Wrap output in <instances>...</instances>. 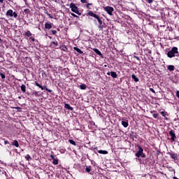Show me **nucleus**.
<instances>
[{"label": "nucleus", "instance_id": "36", "mask_svg": "<svg viewBox=\"0 0 179 179\" xmlns=\"http://www.w3.org/2000/svg\"><path fill=\"white\" fill-rule=\"evenodd\" d=\"M47 15H48V16H49V17H50V19H52V16H51V15H50V14L47 13Z\"/></svg>", "mask_w": 179, "mask_h": 179}, {"label": "nucleus", "instance_id": "44", "mask_svg": "<svg viewBox=\"0 0 179 179\" xmlns=\"http://www.w3.org/2000/svg\"><path fill=\"white\" fill-rule=\"evenodd\" d=\"M5 176H6V172H5Z\"/></svg>", "mask_w": 179, "mask_h": 179}, {"label": "nucleus", "instance_id": "16", "mask_svg": "<svg viewBox=\"0 0 179 179\" xmlns=\"http://www.w3.org/2000/svg\"><path fill=\"white\" fill-rule=\"evenodd\" d=\"M98 153H100V155H107V153H108V152H107L106 150H99Z\"/></svg>", "mask_w": 179, "mask_h": 179}, {"label": "nucleus", "instance_id": "12", "mask_svg": "<svg viewBox=\"0 0 179 179\" xmlns=\"http://www.w3.org/2000/svg\"><path fill=\"white\" fill-rule=\"evenodd\" d=\"M13 146H15V148H19V142H17V141L14 140L13 141Z\"/></svg>", "mask_w": 179, "mask_h": 179}, {"label": "nucleus", "instance_id": "20", "mask_svg": "<svg viewBox=\"0 0 179 179\" xmlns=\"http://www.w3.org/2000/svg\"><path fill=\"white\" fill-rule=\"evenodd\" d=\"M168 70H169V71H174V66H173V65H169V66H168Z\"/></svg>", "mask_w": 179, "mask_h": 179}, {"label": "nucleus", "instance_id": "1", "mask_svg": "<svg viewBox=\"0 0 179 179\" xmlns=\"http://www.w3.org/2000/svg\"><path fill=\"white\" fill-rule=\"evenodd\" d=\"M176 54H178V48L177 47H173L171 51L168 52L167 56L169 58H173L176 57Z\"/></svg>", "mask_w": 179, "mask_h": 179}, {"label": "nucleus", "instance_id": "40", "mask_svg": "<svg viewBox=\"0 0 179 179\" xmlns=\"http://www.w3.org/2000/svg\"><path fill=\"white\" fill-rule=\"evenodd\" d=\"M53 34H55L57 33V31H52Z\"/></svg>", "mask_w": 179, "mask_h": 179}, {"label": "nucleus", "instance_id": "3", "mask_svg": "<svg viewBox=\"0 0 179 179\" xmlns=\"http://www.w3.org/2000/svg\"><path fill=\"white\" fill-rule=\"evenodd\" d=\"M70 8L72 12L76 13L77 15H80V13H79V10L78 9V6H76V4L71 3L70 4Z\"/></svg>", "mask_w": 179, "mask_h": 179}, {"label": "nucleus", "instance_id": "7", "mask_svg": "<svg viewBox=\"0 0 179 179\" xmlns=\"http://www.w3.org/2000/svg\"><path fill=\"white\" fill-rule=\"evenodd\" d=\"M169 134L171 135V141H176V134L174 133V131L173 130L169 131Z\"/></svg>", "mask_w": 179, "mask_h": 179}, {"label": "nucleus", "instance_id": "38", "mask_svg": "<svg viewBox=\"0 0 179 179\" xmlns=\"http://www.w3.org/2000/svg\"><path fill=\"white\" fill-rule=\"evenodd\" d=\"M153 2V0H148V3H152Z\"/></svg>", "mask_w": 179, "mask_h": 179}, {"label": "nucleus", "instance_id": "4", "mask_svg": "<svg viewBox=\"0 0 179 179\" xmlns=\"http://www.w3.org/2000/svg\"><path fill=\"white\" fill-rule=\"evenodd\" d=\"M103 10L106 11L108 15H110V16L113 15V12H114V8L111 6H106L103 7Z\"/></svg>", "mask_w": 179, "mask_h": 179}, {"label": "nucleus", "instance_id": "24", "mask_svg": "<svg viewBox=\"0 0 179 179\" xmlns=\"http://www.w3.org/2000/svg\"><path fill=\"white\" fill-rule=\"evenodd\" d=\"M25 159H26V160H27L28 162H29L30 160H31V157L30 155H27L25 156Z\"/></svg>", "mask_w": 179, "mask_h": 179}, {"label": "nucleus", "instance_id": "5", "mask_svg": "<svg viewBox=\"0 0 179 179\" xmlns=\"http://www.w3.org/2000/svg\"><path fill=\"white\" fill-rule=\"evenodd\" d=\"M136 157H141V156L142 157H145V155H143V149L142 148V147L138 145V151H137V152L136 153Z\"/></svg>", "mask_w": 179, "mask_h": 179}, {"label": "nucleus", "instance_id": "31", "mask_svg": "<svg viewBox=\"0 0 179 179\" xmlns=\"http://www.w3.org/2000/svg\"><path fill=\"white\" fill-rule=\"evenodd\" d=\"M82 3H86L87 2V0H80Z\"/></svg>", "mask_w": 179, "mask_h": 179}, {"label": "nucleus", "instance_id": "39", "mask_svg": "<svg viewBox=\"0 0 179 179\" xmlns=\"http://www.w3.org/2000/svg\"><path fill=\"white\" fill-rule=\"evenodd\" d=\"M90 5H92V3H88V4L87 5V8H89V6H90Z\"/></svg>", "mask_w": 179, "mask_h": 179}, {"label": "nucleus", "instance_id": "47", "mask_svg": "<svg viewBox=\"0 0 179 179\" xmlns=\"http://www.w3.org/2000/svg\"><path fill=\"white\" fill-rule=\"evenodd\" d=\"M24 1H26V0H24Z\"/></svg>", "mask_w": 179, "mask_h": 179}, {"label": "nucleus", "instance_id": "45", "mask_svg": "<svg viewBox=\"0 0 179 179\" xmlns=\"http://www.w3.org/2000/svg\"><path fill=\"white\" fill-rule=\"evenodd\" d=\"M108 75H110V73H108Z\"/></svg>", "mask_w": 179, "mask_h": 179}, {"label": "nucleus", "instance_id": "14", "mask_svg": "<svg viewBox=\"0 0 179 179\" xmlns=\"http://www.w3.org/2000/svg\"><path fill=\"white\" fill-rule=\"evenodd\" d=\"M131 78L134 79V82H139V78H138L134 74L131 76Z\"/></svg>", "mask_w": 179, "mask_h": 179}, {"label": "nucleus", "instance_id": "34", "mask_svg": "<svg viewBox=\"0 0 179 179\" xmlns=\"http://www.w3.org/2000/svg\"><path fill=\"white\" fill-rule=\"evenodd\" d=\"M161 114H162V115H163V117H166V114H164V111H162V112H161Z\"/></svg>", "mask_w": 179, "mask_h": 179}, {"label": "nucleus", "instance_id": "33", "mask_svg": "<svg viewBox=\"0 0 179 179\" xmlns=\"http://www.w3.org/2000/svg\"><path fill=\"white\" fill-rule=\"evenodd\" d=\"M176 96L177 98L179 99V91H176Z\"/></svg>", "mask_w": 179, "mask_h": 179}, {"label": "nucleus", "instance_id": "18", "mask_svg": "<svg viewBox=\"0 0 179 179\" xmlns=\"http://www.w3.org/2000/svg\"><path fill=\"white\" fill-rule=\"evenodd\" d=\"M110 76H112V78H117V73L114 72V71H111L110 72Z\"/></svg>", "mask_w": 179, "mask_h": 179}, {"label": "nucleus", "instance_id": "41", "mask_svg": "<svg viewBox=\"0 0 179 179\" xmlns=\"http://www.w3.org/2000/svg\"><path fill=\"white\" fill-rule=\"evenodd\" d=\"M0 3H3V0H0Z\"/></svg>", "mask_w": 179, "mask_h": 179}, {"label": "nucleus", "instance_id": "37", "mask_svg": "<svg viewBox=\"0 0 179 179\" xmlns=\"http://www.w3.org/2000/svg\"><path fill=\"white\" fill-rule=\"evenodd\" d=\"M150 90L152 92V93H155V90H153V88H150Z\"/></svg>", "mask_w": 179, "mask_h": 179}, {"label": "nucleus", "instance_id": "11", "mask_svg": "<svg viewBox=\"0 0 179 179\" xmlns=\"http://www.w3.org/2000/svg\"><path fill=\"white\" fill-rule=\"evenodd\" d=\"M64 107L65 108H67V110H71V111L73 110V108L71 107V106L68 103H65Z\"/></svg>", "mask_w": 179, "mask_h": 179}, {"label": "nucleus", "instance_id": "13", "mask_svg": "<svg viewBox=\"0 0 179 179\" xmlns=\"http://www.w3.org/2000/svg\"><path fill=\"white\" fill-rule=\"evenodd\" d=\"M93 50L94 51V52L96 54H97L98 55L101 56V52H100V50H99V49L94 48V49H93Z\"/></svg>", "mask_w": 179, "mask_h": 179}, {"label": "nucleus", "instance_id": "10", "mask_svg": "<svg viewBox=\"0 0 179 179\" xmlns=\"http://www.w3.org/2000/svg\"><path fill=\"white\" fill-rule=\"evenodd\" d=\"M73 50H75V51H76L77 52H78V54H83V52L79 49L77 47H74L73 48Z\"/></svg>", "mask_w": 179, "mask_h": 179}, {"label": "nucleus", "instance_id": "21", "mask_svg": "<svg viewBox=\"0 0 179 179\" xmlns=\"http://www.w3.org/2000/svg\"><path fill=\"white\" fill-rule=\"evenodd\" d=\"M170 156L172 159H174V160H176V159H177V155L176 154H174V153H171L170 154Z\"/></svg>", "mask_w": 179, "mask_h": 179}, {"label": "nucleus", "instance_id": "19", "mask_svg": "<svg viewBox=\"0 0 179 179\" xmlns=\"http://www.w3.org/2000/svg\"><path fill=\"white\" fill-rule=\"evenodd\" d=\"M21 90L24 93H26V85H21Z\"/></svg>", "mask_w": 179, "mask_h": 179}, {"label": "nucleus", "instance_id": "43", "mask_svg": "<svg viewBox=\"0 0 179 179\" xmlns=\"http://www.w3.org/2000/svg\"><path fill=\"white\" fill-rule=\"evenodd\" d=\"M173 178H174V179H179V178H178L177 177H174Z\"/></svg>", "mask_w": 179, "mask_h": 179}, {"label": "nucleus", "instance_id": "46", "mask_svg": "<svg viewBox=\"0 0 179 179\" xmlns=\"http://www.w3.org/2000/svg\"><path fill=\"white\" fill-rule=\"evenodd\" d=\"M0 41H1V38H0Z\"/></svg>", "mask_w": 179, "mask_h": 179}, {"label": "nucleus", "instance_id": "30", "mask_svg": "<svg viewBox=\"0 0 179 179\" xmlns=\"http://www.w3.org/2000/svg\"><path fill=\"white\" fill-rule=\"evenodd\" d=\"M152 115H153L154 118H157V117H158V115L156 113H154Z\"/></svg>", "mask_w": 179, "mask_h": 179}, {"label": "nucleus", "instance_id": "22", "mask_svg": "<svg viewBox=\"0 0 179 179\" xmlns=\"http://www.w3.org/2000/svg\"><path fill=\"white\" fill-rule=\"evenodd\" d=\"M85 171L87 173H90V171H92V168L90 166H87L85 169Z\"/></svg>", "mask_w": 179, "mask_h": 179}, {"label": "nucleus", "instance_id": "23", "mask_svg": "<svg viewBox=\"0 0 179 179\" xmlns=\"http://www.w3.org/2000/svg\"><path fill=\"white\" fill-rule=\"evenodd\" d=\"M80 89H81V90H85L86 89V85L83 84L80 86Z\"/></svg>", "mask_w": 179, "mask_h": 179}, {"label": "nucleus", "instance_id": "29", "mask_svg": "<svg viewBox=\"0 0 179 179\" xmlns=\"http://www.w3.org/2000/svg\"><path fill=\"white\" fill-rule=\"evenodd\" d=\"M0 76H1V79H5V75L3 73H1Z\"/></svg>", "mask_w": 179, "mask_h": 179}, {"label": "nucleus", "instance_id": "42", "mask_svg": "<svg viewBox=\"0 0 179 179\" xmlns=\"http://www.w3.org/2000/svg\"><path fill=\"white\" fill-rule=\"evenodd\" d=\"M31 40H32V41H34V38H31Z\"/></svg>", "mask_w": 179, "mask_h": 179}, {"label": "nucleus", "instance_id": "32", "mask_svg": "<svg viewBox=\"0 0 179 179\" xmlns=\"http://www.w3.org/2000/svg\"><path fill=\"white\" fill-rule=\"evenodd\" d=\"M71 16H73V17H78V15H76L75 13H71Z\"/></svg>", "mask_w": 179, "mask_h": 179}, {"label": "nucleus", "instance_id": "25", "mask_svg": "<svg viewBox=\"0 0 179 179\" xmlns=\"http://www.w3.org/2000/svg\"><path fill=\"white\" fill-rule=\"evenodd\" d=\"M25 36H27V37H30L31 36V32H30V31H27V32H25Z\"/></svg>", "mask_w": 179, "mask_h": 179}, {"label": "nucleus", "instance_id": "9", "mask_svg": "<svg viewBox=\"0 0 179 179\" xmlns=\"http://www.w3.org/2000/svg\"><path fill=\"white\" fill-rule=\"evenodd\" d=\"M40 87V89H41V90H44V89H45L46 91L48 92L49 93H51V92H52L51 90H49L48 88H47V86H45V87H44L41 85V87Z\"/></svg>", "mask_w": 179, "mask_h": 179}, {"label": "nucleus", "instance_id": "26", "mask_svg": "<svg viewBox=\"0 0 179 179\" xmlns=\"http://www.w3.org/2000/svg\"><path fill=\"white\" fill-rule=\"evenodd\" d=\"M51 45H53V47H57V45H58V42L53 41L51 43Z\"/></svg>", "mask_w": 179, "mask_h": 179}, {"label": "nucleus", "instance_id": "35", "mask_svg": "<svg viewBox=\"0 0 179 179\" xmlns=\"http://www.w3.org/2000/svg\"><path fill=\"white\" fill-rule=\"evenodd\" d=\"M8 143H9V141H4V144H5V145H8Z\"/></svg>", "mask_w": 179, "mask_h": 179}, {"label": "nucleus", "instance_id": "2", "mask_svg": "<svg viewBox=\"0 0 179 179\" xmlns=\"http://www.w3.org/2000/svg\"><path fill=\"white\" fill-rule=\"evenodd\" d=\"M88 15L89 16H92V17H95V19H96L98 20V22L99 23V28H101V24H103V21L101 20V19L100 18V16H99L98 15L94 13L92 11H90L88 13Z\"/></svg>", "mask_w": 179, "mask_h": 179}, {"label": "nucleus", "instance_id": "27", "mask_svg": "<svg viewBox=\"0 0 179 179\" xmlns=\"http://www.w3.org/2000/svg\"><path fill=\"white\" fill-rule=\"evenodd\" d=\"M69 142H70V143H71V145H76V143L75 141H73V140H69Z\"/></svg>", "mask_w": 179, "mask_h": 179}, {"label": "nucleus", "instance_id": "8", "mask_svg": "<svg viewBox=\"0 0 179 179\" xmlns=\"http://www.w3.org/2000/svg\"><path fill=\"white\" fill-rule=\"evenodd\" d=\"M50 157L53 159L52 164H55V166H57V164H58V159H55L53 155H50Z\"/></svg>", "mask_w": 179, "mask_h": 179}, {"label": "nucleus", "instance_id": "28", "mask_svg": "<svg viewBox=\"0 0 179 179\" xmlns=\"http://www.w3.org/2000/svg\"><path fill=\"white\" fill-rule=\"evenodd\" d=\"M35 85L37 87H41V85L38 84V83H35Z\"/></svg>", "mask_w": 179, "mask_h": 179}, {"label": "nucleus", "instance_id": "15", "mask_svg": "<svg viewBox=\"0 0 179 179\" xmlns=\"http://www.w3.org/2000/svg\"><path fill=\"white\" fill-rule=\"evenodd\" d=\"M122 125H123L124 128H127L128 127V122L122 121Z\"/></svg>", "mask_w": 179, "mask_h": 179}, {"label": "nucleus", "instance_id": "17", "mask_svg": "<svg viewBox=\"0 0 179 179\" xmlns=\"http://www.w3.org/2000/svg\"><path fill=\"white\" fill-rule=\"evenodd\" d=\"M51 27H52V25H51V24L46 23V24H45V29H51Z\"/></svg>", "mask_w": 179, "mask_h": 179}, {"label": "nucleus", "instance_id": "6", "mask_svg": "<svg viewBox=\"0 0 179 179\" xmlns=\"http://www.w3.org/2000/svg\"><path fill=\"white\" fill-rule=\"evenodd\" d=\"M6 15L7 16H10V17H13V16L14 17H17V13H16V12H13V10H8L7 12H6Z\"/></svg>", "mask_w": 179, "mask_h": 179}]
</instances>
